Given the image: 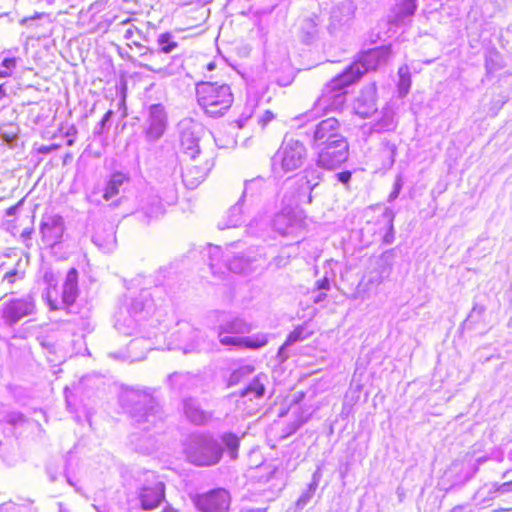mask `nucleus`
Segmentation results:
<instances>
[{
    "label": "nucleus",
    "instance_id": "nucleus-1",
    "mask_svg": "<svg viewBox=\"0 0 512 512\" xmlns=\"http://www.w3.org/2000/svg\"><path fill=\"white\" fill-rule=\"evenodd\" d=\"M196 98L203 112L212 118L224 116L234 102L233 92L228 85L211 82L197 85Z\"/></svg>",
    "mask_w": 512,
    "mask_h": 512
},
{
    "label": "nucleus",
    "instance_id": "nucleus-2",
    "mask_svg": "<svg viewBox=\"0 0 512 512\" xmlns=\"http://www.w3.org/2000/svg\"><path fill=\"white\" fill-rule=\"evenodd\" d=\"M46 288V301L52 311L67 310L72 306L78 297V272L71 268L61 289L56 285V277L52 272L44 274Z\"/></svg>",
    "mask_w": 512,
    "mask_h": 512
},
{
    "label": "nucleus",
    "instance_id": "nucleus-3",
    "mask_svg": "<svg viewBox=\"0 0 512 512\" xmlns=\"http://www.w3.org/2000/svg\"><path fill=\"white\" fill-rule=\"evenodd\" d=\"M308 150L299 139L284 138L280 144L276 159L284 172H290L300 168L307 159Z\"/></svg>",
    "mask_w": 512,
    "mask_h": 512
},
{
    "label": "nucleus",
    "instance_id": "nucleus-4",
    "mask_svg": "<svg viewBox=\"0 0 512 512\" xmlns=\"http://www.w3.org/2000/svg\"><path fill=\"white\" fill-rule=\"evenodd\" d=\"M317 148L316 165L321 169L334 170L348 160L349 143L347 140H336Z\"/></svg>",
    "mask_w": 512,
    "mask_h": 512
},
{
    "label": "nucleus",
    "instance_id": "nucleus-5",
    "mask_svg": "<svg viewBox=\"0 0 512 512\" xmlns=\"http://www.w3.org/2000/svg\"><path fill=\"white\" fill-rule=\"evenodd\" d=\"M193 503L200 512H228L231 495L226 489L217 488L197 495Z\"/></svg>",
    "mask_w": 512,
    "mask_h": 512
},
{
    "label": "nucleus",
    "instance_id": "nucleus-6",
    "mask_svg": "<svg viewBox=\"0 0 512 512\" xmlns=\"http://www.w3.org/2000/svg\"><path fill=\"white\" fill-rule=\"evenodd\" d=\"M390 54L389 47H375L360 53L353 62L364 76L369 71H375L381 64L386 63Z\"/></svg>",
    "mask_w": 512,
    "mask_h": 512
},
{
    "label": "nucleus",
    "instance_id": "nucleus-7",
    "mask_svg": "<svg viewBox=\"0 0 512 512\" xmlns=\"http://www.w3.org/2000/svg\"><path fill=\"white\" fill-rule=\"evenodd\" d=\"M336 140H347L341 133L339 121L329 117L319 122L313 131V141L316 147L330 144Z\"/></svg>",
    "mask_w": 512,
    "mask_h": 512
},
{
    "label": "nucleus",
    "instance_id": "nucleus-8",
    "mask_svg": "<svg viewBox=\"0 0 512 512\" xmlns=\"http://www.w3.org/2000/svg\"><path fill=\"white\" fill-rule=\"evenodd\" d=\"M363 77L362 72L352 61L342 72L332 77L324 86L328 94L342 92L347 87L355 85Z\"/></svg>",
    "mask_w": 512,
    "mask_h": 512
},
{
    "label": "nucleus",
    "instance_id": "nucleus-9",
    "mask_svg": "<svg viewBox=\"0 0 512 512\" xmlns=\"http://www.w3.org/2000/svg\"><path fill=\"white\" fill-rule=\"evenodd\" d=\"M165 498V485L163 483L146 485L141 489L138 495L140 507L145 511L158 508L165 502Z\"/></svg>",
    "mask_w": 512,
    "mask_h": 512
},
{
    "label": "nucleus",
    "instance_id": "nucleus-10",
    "mask_svg": "<svg viewBox=\"0 0 512 512\" xmlns=\"http://www.w3.org/2000/svg\"><path fill=\"white\" fill-rule=\"evenodd\" d=\"M193 460L201 466L216 464L222 456L221 448L213 442H201L193 450Z\"/></svg>",
    "mask_w": 512,
    "mask_h": 512
},
{
    "label": "nucleus",
    "instance_id": "nucleus-11",
    "mask_svg": "<svg viewBox=\"0 0 512 512\" xmlns=\"http://www.w3.org/2000/svg\"><path fill=\"white\" fill-rule=\"evenodd\" d=\"M123 40L127 48L126 55L128 58L137 56L146 47L148 41L141 29L134 25H129L123 32Z\"/></svg>",
    "mask_w": 512,
    "mask_h": 512
},
{
    "label": "nucleus",
    "instance_id": "nucleus-12",
    "mask_svg": "<svg viewBox=\"0 0 512 512\" xmlns=\"http://www.w3.org/2000/svg\"><path fill=\"white\" fill-rule=\"evenodd\" d=\"M34 310V303L27 299H14L3 310V317L8 324H13L29 315Z\"/></svg>",
    "mask_w": 512,
    "mask_h": 512
},
{
    "label": "nucleus",
    "instance_id": "nucleus-13",
    "mask_svg": "<svg viewBox=\"0 0 512 512\" xmlns=\"http://www.w3.org/2000/svg\"><path fill=\"white\" fill-rule=\"evenodd\" d=\"M208 11L203 7H193L187 9L181 16L182 27L179 32H187L197 29L204 25L208 19Z\"/></svg>",
    "mask_w": 512,
    "mask_h": 512
},
{
    "label": "nucleus",
    "instance_id": "nucleus-14",
    "mask_svg": "<svg viewBox=\"0 0 512 512\" xmlns=\"http://www.w3.org/2000/svg\"><path fill=\"white\" fill-rule=\"evenodd\" d=\"M137 56L141 58L139 66L154 73L163 71L166 65V60L161 56V53L147 46Z\"/></svg>",
    "mask_w": 512,
    "mask_h": 512
},
{
    "label": "nucleus",
    "instance_id": "nucleus-15",
    "mask_svg": "<svg viewBox=\"0 0 512 512\" xmlns=\"http://www.w3.org/2000/svg\"><path fill=\"white\" fill-rule=\"evenodd\" d=\"M129 181L128 175L122 172L113 173L104 187L103 198L108 201L124 192Z\"/></svg>",
    "mask_w": 512,
    "mask_h": 512
},
{
    "label": "nucleus",
    "instance_id": "nucleus-16",
    "mask_svg": "<svg viewBox=\"0 0 512 512\" xmlns=\"http://www.w3.org/2000/svg\"><path fill=\"white\" fill-rule=\"evenodd\" d=\"M208 171L207 164L203 167L188 165L182 173V181L188 189H195L206 179Z\"/></svg>",
    "mask_w": 512,
    "mask_h": 512
},
{
    "label": "nucleus",
    "instance_id": "nucleus-17",
    "mask_svg": "<svg viewBox=\"0 0 512 512\" xmlns=\"http://www.w3.org/2000/svg\"><path fill=\"white\" fill-rule=\"evenodd\" d=\"M416 8V0H396L393 7V21L399 23L407 17H412Z\"/></svg>",
    "mask_w": 512,
    "mask_h": 512
},
{
    "label": "nucleus",
    "instance_id": "nucleus-18",
    "mask_svg": "<svg viewBox=\"0 0 512 512\" xmlns=\"http://www.w3.org/2000/svg\"><path fill=\"white\" fill-rule=\"evenodd\" d=\"M223 345L242 346L249 349H259L267 345L268 340L265 336L256 339H240L231 336H225L220 339Z\"/></svg>",
    "mask_w": 512,
    "mask_h": 512
},
{
    "label": "nucleus",
    "instance_id": "nucleus-19",
    "mask_svg": "<svg viewBox=\"0 0 512 512\" xmlns=\"http://www.w3.org/2000/svg\"><path fill=\"white\" fill-rule=\"evenodd\" d=\"M181 147L183 153L191 159H195L200 154L199 140L191 133H184L182 135Z\"/></svg>",
    "mask_w": 512,
    "mask_h": 512
},
{
    "label": "nucleus",
    "instance_id": "nucleus-20",
    "mask_svg": "<svg viewBox=\"0 0 512 512\" xmlns=\"http://www.w3.org/2000/svg\"><path fill=\"white\" fill-rule=\"evenodd\" d=\"M265 393V386L259 378H254L241 392L240 396H248L250 399H259Z\"/></svg>",
    "mask_w": 512,
    "mask_h": 512
},
{
    "label": "nucleus",
    "instance_id": "nucleus-21",
    "mask_svg": "<svg viewBox=\"0 0 512 512\" xmlns=\"http://www.w3.org/2000/svg\"><path fill=\"white\" fill-rule=\"evenodd\" d=\"M157 44L159 46L158 51L163 54H170L179 46L170 32L161 33L157 37Z\"/></svg>",
    "mask_w": 512,
    "mask_h": 512
},
{
    "label": "nucleus",
    "instance_id": "nucleus-22",
    "mask_svg": "<svg viewBox=\"0 0 512 512\" xmlns=\"http://www.w3.org/2000/svg\"><path fill=\"white\" fill-rule=\"evenodd\" d=\"M307 335L304 333V328L303 327H296L292 332L289 333V335L287 336L284 344L279 348V351H278V355L280 357H282V360H285L287 358V356H282L285 348L293 343H295L296 341H300L302 339H304Z\"/></svg>",
    "mask_w": 512,
    "mask_h": 512
},
{
    "label": "nucleus",
    "instance_id": "nucleus-23",
    "mask_svg": "<svg viewBox=\"0 0 512 512\" xmlns=\"http://www.w3.org/2000/svg\"><path fill=\"white\" fill-rule=\"evenodd\" d=\"M222 442L228 449L231 457L236 458L240 446V438L236 434L228 432L222 435Z\"/></svg>",
    "mask_w": 512,
    "mask_h": 512
},
{
    "label": "nucleus",
    "instance_id": "nucleus-24",
    "mask_svg": "<svg viewBox=\"0 0 512 512\" xmlns=\"http://www.w3.org/2000/svg\"><path fill=\"white\" fill-rule=\"evenodd\" d=\"M399 82L398 90L401 94H407L411 86V75L407 68H400L398 70Z\"/></svg>",
    "mask_w": 512,
    "mask_h": 512
},
{
    "label": "nucleus",
    "instance_id": "nucleus-25",
    "mask_svg": "<svg viewBox=\"0 0 512 512\" xmlns=\"http://www.w3.org/2000/svg\"><path fill=\"white\" fill-rule=\"evenodd\" d=\"M16 271H10L4 275V277L0 278V298L7 293L6 289H4L5 283L13 284L15 281Z\"/></svg>",
    "mask_w": 512,
    "mask_h": 512
},
{
    "label": "nucleus",
    "instance_id": "nucleus-26",
    "mask_svg": "<svg viewBox=\"0 0 512 512\" xmlns=\"http://www.w3.org/2000/svg\"><path fill=\"white\" fill-rule=\"evenodd\" d=\"M274 119L275 114L270 110H266L259 118L258 123L262 128H266L269 125V123H271Z\"/></svg>",
    "mask_w": 512,
    "mask_h": 512
},
{
    "label": "nucleus",
    "instance_id": "nucleus-27",
    "mask_svg": "<svg viewBox=\"0 0 512 512\" xmlns=\"http://www.w3.org/2000/svg\"><path fill=\"white\" fill-rule=\"evenodd\" d=\"M244 325L242 323H238L237 321H233L227 324V326L224 328L225 332H236L241 333L244 332L243 329Z\"/></svg>",
    "mask_w": 512,
    "mask_h": 512
},
{
    "label": "nucleus",
    "instance_id": "nucleus-28",
    "mask_svg": "<svg viewBox=\"0 0 512 512\" xmlns=\"http://www.w3.org/2000/svg\"><path fill=\"white\" fill-rule=\"evenodd\" d=\"M163 125H157L155 127V130L153 129V127H150L147 131V136L151 139V140H154L156 138H158L159 136L162 135L163 133Z\"/></svg>",
    "mask_w": 512,
    "mask_h": 512
},
{
    "label": "nucleus",
    "instance_id": "nucleus-29",
    "mask_svg": "<svg viewBox=\"0 0 512 512\" xmlns=\"http://www.w3.org/2000/svg\"><path fill=\"white\" fill-rule=\"evenodd\" d=\"M351 172L350 171H342L340 173L337 174V178L340 182H342L343 184H347L349 183L350 179H351Z\"/></svg>",
    "mask_w": 512,
    "mask_h": 512
},
{
    "label": "nucleus",
    "instance_id": "nucleus-30",
    "mask_svg": "<svg viewBox=\"0 0 512 512\" xmlns=\"http://www.w3.org/2000/svg\"><path fill=\"white\" fill-rule=\"evenodd\" d=\"M330 287V282L327 277H324L323 279L317 281L316 288L318 290H328Z\"/></svg>",
    "mask_w": 512,
    "mask_h": 512
},
{
    "label": "nucleus",
    "instance_id": "nucleus-31",
    "mask_svg": "<svg viewBox=\"0 0 512 512\" xmlns=\"http://www.w3.org/2000/svg\"><path fill=\"white\" fill-rule=\"evenodd\" d=\"M2 66L7 68V69L15 68V66H16V59L15 58H5L2 61Z\"/></svg>",
    "mask_w": 512,
    "mask_h": 512
},
{
    "label": "nucleus",
    "instance_id": "nucleus-32",
    "mask_svg": "<svg viewBox=\"0 0 512 512\" xmlns=\"http://www.w3.org/2000/svg\"><path fill=\"white\" fill-rule=\"evenodd\" d=\"M161 512H178L175 508H173L171 505H166Z\"/></svg>",
    "mask_w": 512,
    "mask_h": 512
},
{
    "label": "nucleus",
    "instance_id": "nucleus-33",
    "mask_svg": "<svg viewBox=\"0 0 512 512\" xmlns=\"http://www.w3.org/2000/svg\"><path fill=\"white\" fill-rule=\"evenodd\" d=\"M501 488L503 491H509L512 489V482L502 484Z\"/></svg>",
    "mask_w": 512,
    "mask_h": 512
},
{
    "label": "nucleus",
    "instance_id": "nucleus-34",
    "mask_svg": "<svg viewBox=\"0 0 512 512\" xmlns=\"http://www.w3.org/2000/svg\"><path fill=\"white\" fill-rule=\"evenodd\" d=\"M6 96L4 84H0V101Z\"/></svg>",
    "mask_w": 512,
    "mask_h": 512
},
{
    "label": "nucleus",
    "instance_id": "nucleus-35",
    "mask_svg": "<svg viewBox=\"0 0 512 512\" xmlns=\"http://www.w3.org/2000/svg\"><path fill=\"white\" fill-rule=\"evenodd\" d=\"M54 228V226H50V225H47V226H42V232L45 234V233H50L51 230Z\"/></svg>",
    "mask_w": 512,
    "mask_h": 512
},
{
    "label": "nucleus",
    "instance_id": "nucleus-36",
    "mask_svg": "<svg viewBox=\"0 0 512 512\" xmlns=\"http://www.w3.org/2000/svg\"><path fill=\"white\" fill-rule=\"evenodd\" d=\"M10 73L7 71H0V78H6L9 77Z\"/></svg>",
    "mask_w": 512,
    "mask_h": 512
},
{
    "label": "nucleus",
    "instance_id": "nucleus-37",
    "mask_svg": "<svg viewBox=\"0 0 512 512\" xmlns=\"http://www.w3.org/2000/svg\"><path fill=\"white\" fill-rule=\"evenodd\" d=\"M49 151V148L47 147H42L39 149V152H42V153H45V152H48Z\"/></svg>",
    "mask_w": 512,
    "mask_h": 512
},
{
    "label": "nucleus",
    "instance_id": "nucleus-38",
    "mask_svg": "<svg viewBox=\"0 0 512 512\" xmlns=\"http://www.w3.org/2000/svg\"><path fill=\"white\" fill-rule=\"evenodd\" d=\"M325 297H326V295L323 294V295L319 296L315 301L318 302L320 300H323Z\"/></svg>",
    "mask_w": 512,
    "mask_h": 512
},
{
    "label": "nucleus",
    "instance_id": "nucleus-39",
    "mask_svg": "<svg viewBox=\"0 0 512 512\" xmlns=\"http://www.w3.org/2000/svg\"><path fill=\"white\" fill-rule=\"evenodd\" d=\"M207 69H208V70H212V69H214V64H213V63L208 64V65H207Z\"/></svg>",
    "mask_w": 512,
    "mask_h": 512
},
{
    "label": "nucleus",
    "instance_id": "nucleus-40",
    "mask_svg": "<svg viewBox=\"0 0 512 512\" xmlns=\"http://www.w3.org/2000/svg\"><path fill=\"white\" fill-rule=\"evenodd\" d=\"M129 21H130V19L124 20V21L122 22V24L126 25V24H128V22H129Z\"/></svg>",
    "mask_w": 512,
    "mask_h": 512
}]
</instances>
